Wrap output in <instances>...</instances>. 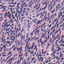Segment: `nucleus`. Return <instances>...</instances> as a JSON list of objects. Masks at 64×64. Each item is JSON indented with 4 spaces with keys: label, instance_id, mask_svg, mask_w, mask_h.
Segmentation results:
<instances>
[{
    "label": "nucleus",
    "instance_id": "1",
    "mask_svg": "<svg viewBox=\"0 0 64 64\" xmlns=\"http://www.w3.org/2000/svg\"><path fill=\"white\" fill-rule=\"evenodd\" d=\"M47 5H48V4H46V5L45 6L44 8H43V7H42L40 9V12L41 10H45L46 9V7H47Z\"/></svg>",
    "mask_w": 64,
    "mask_h": 64
},
{
    "label": "nucleus",
    "instance_id": "2",
    "mask_svg": "<svg viewBox=\"0 0 64 64\" xmlns=\"http://www.w3.org/2000/svg\"><path fill=\"white\" fill-rule=\"evenodd\" d=\"M32 21L33 22V23H36L37 22V18H36L34 20H32Z\"/></svg>",
    "mask_w": 64,
    "mask_h": 64
},
{
    "label": "nucleus",
    "instance_id": "3",
    "mask_svg": "<svg viewBox=\"0 0 64 64\" xmlns=\"http://www.w3.org/2000/svg\"><path fill=\"white\" fill-rule=\"evenodd\" d=\"M42 19H43V18H42L40 20H38L36 24H41V23H42Z\"/></svg>",
    "mask_w": 64,
    "mask_h": 64
},
{
    "label": "nucleus",
    "instance_id": "4",
    "mask_svg": "<svg viewBox=\"0 0 64 64\" xmlns=\"http://www.w3.org/2000/svg\"><path fill=\"white\" fill-rule=\"evenodd\" d=\"M8 14H9L7 16L8 17V18H10V19H11V14H10V12H8Z\"/></svg>",
    "mask_w": 64,
    "mask_h": 64
},
{
    "label": "nucleus",
    "instance_id": "5",
    "mask_svg": "<svg viewBox=\"0 0 64 64\" xmlns=\"http://www.w3.org/2000/svg\"><path fill=\"white\" fill-rule=\"evenodd\" d=\"M21 44V42H19V40H18L17 42L16 43V45L18 46H20Z\"/></svg>",
    "mask_w": 64,
    "mask_h": 64
},
{
    "label": "nucleus",
    "instance_id": "6",
    "mask_svg": "<svg viewBox=\"0 0 64 64\" xmlns=\"http://www.w3.org/2000/svg\"><path fill=\"white\" fill-rule=\"evenodd\" d=\"M6 22H7V19H6L4 21V23L2 24H8V23H9L10 22L8 21V22H7L6 23Z\"/></svg>",
    "mask_w": 64,
    "mask_h": 64
},
{
    "label": "nucleus",
    "instance_id": "7",
    "mask_svg": "<svg viewBox=\"0 0 64 64\" xmlns=\"http://www.w3.org/2000/svg\"><path fill=\"white\" fill-rule=\"evenodd\" d=\"M60 16H59V15H60V14H59L58 15V19H59V18H60V17H61V16H62V14L61 13V11H60Z\"/></svg>",
    "mask_w": 64,
    "mask_h": 64
},
{
    "label": "nucleus",
    "instance_id": "8",
    "mask_svg": "<svg viewBox=\"0 0 64 64\" xmlns=\"http://www.w3.org/2000/svg\"><path fill=\"white\" fill-rule=\"evenodd\" d=\"M29 42V41H27L26 42H25V43H27V44H26V46L25 47V49H26L27 48V47H28V43Z\"/></svg>",
    "mask_w": 64,
    "mask_h": 64
},
{
    "label": "nucleus",
    "instance_id": "9",
    "mask_svg": "<svg viewBox=\"0 0 64 64\" xmlns=\"http://www.w3.org/2000/svg\"><path fill=\"white\" fill-rule=\"evenodd\" d=\"M39 30H36L35 32V33H34V35H35V34H36V35L37 34H39ZM36 32H37V33H36Z\"/></svg>",
    "mask_w": 64,
    "mask_h": 64
},
{
    "label": "nucleus",
    "instance_id": "10",
    "mask_svg": "<svg viewBox=\"0 0 64 64\" xmlns=\"http://www.w3.org/2000/svg\"><path fill=\"white\" fill-rule=\"evenodd\" d=\"M52 33H53V32H50V34H49L48 36V39H49V36H51V35H52Z\"/></svg>",
    "mask_w": 64,
    "mask_h": 64
},
{
    "label": "nucleus",
    "instance_id": "11",
    "mask_svg": "<svg viewBox=\"0 0 64 64\" xmlns=\"http://www.w3.org/2000/svg\"><path fill=\"white\" fill-rule=\"evenodd\" d=\"M20 32H19L18 34H16V39H17L18 38V37H19L20 36Z\"/></svg>",
    "mask_w": 64,
    "mask_h": 64
},
{
    "label": "nucleus",
    "instance_id": "12",
    "mask_svg": "<svg viewBox=\"0 0 64 64\" xmlns=\"http://www.w3.org/2000/svg\"><path fill=\"white\" fill-rule=\"evenodd\" d=\"M52 3V1H50V4H49L48 6V9L50 8V6H51V4Z\"/></svg>",
    "mask_w": 64,
    "mask_h": 64
},
{
    "label": "nucleus",
    "instance_id": "13",
    "mask_svg": "<svg viewBox=\"0 0 64 64\" xmlns=\"http://www.w3.org/2000/svg\"><path fill=\"white\" fill-rule=\"evenodd\" d=\"M44 0H42L43 1H44ZM48 1V0H46V2H45L43 4H42V6H43V5H45V4H46V3H47V1Z\"/></svg>",
    "mask_w": 64,
    "mask_h": 64
},
{
    "label": "nucleus",
    "instance_id": "14",
    "mask_svg": "<svg viewBox=\"0 0 64 64\" xmlns=\"http://www.w3.org/2000/svg\"><path fill=\"white\" fill-rule=\"evenodd\" d=\"M56 24H57V23H58V18H56V19L55 21V22H56Z\"/></svg>",
    "mask_w": 64,
    "mask_h": 64
},
{
    "label": "nucleus",
    "instance_id": "15",
    "mask_svg": "<svg viewBox=\"0 0 64 64\" xmlns=\"http://www.w3.org/2000/svg\"><path fill=\"white\" fill-rule=\"evenodd\" d=\"M11 59H9L8 60V61H7L6 62V64H8V63H9V62H10V61H11Z\"/></svg>",
    "mask_w": 64,
    "mask_h": 64
},
{
    "label": "nucleus",
    "instance_id": "16",
    "mask_svg": "<svg viewBox=\"0 0 64 64\" xmlns=\"http://www.w3.org/2000/svg\"><path fill=\"white\" fill-rule=\"evenodd\" d=\"M48 45L47 46V48L46 49H48V48L49 47V46H50V44H49L48 43H47Z\"/></svg>",
    "mask_w": 64,
    "mask_h": 64
},
{
    "label": "nucleus",
    "instance_id": "17",
    "mask_svg": "<svg viewBox=\"0 0 64 64\" xmlns=\"http://www.w3.org/2000/svg\"><path fill=\"white\" fill-rule=\"evenodd\" d=\"M23 1V0H20V3H21L22 2V4H23V3H24V2H25V0H24Z\"/></svg>",
    "mask_w": 64,
    "mask_h": 64
},
{
    "label": "nucleus",
    "instance_id": "18",
    "mask_svg": "<svg viewBox=\"0 0 64 64\" xmlns=\"http://www.w3.org/2000/svg\"><path fill=\"white\" fill-rule=\"evenodd\" d=\"M60 30V29H59V30H58L57 31H56L55 32L54 34V35H55L56 34H57V33Z\"/></svg>",
    "mask_w": 64,
    "mask_h": 64
},
{
    "label": "nucleus",
    "instance_id": "19",
    "mask_svg": "<svg viewBox=\"0 0 64 64\" xmlns=\"http://www.w3.org/2000/svg\"><path fill=\"white\" fill-rule=\"evenodd\" d=\"M47 11H46L45 12V15L44 16V19H45V18H46V15H47V14H46V13H47Z\"/></svg>",
    "mask_w": 64,
    "mask_h": 64
},
{
    "label": "nucleus",
    "instance_id": "20",
    "mask_svg": "<svg viewBox=\"0 0 64 64\" xmlns=\"http://www.w3.org/2000/svg\"><path fill=\"white\" fill-rule=\"evenodd\" d=\"M44 16V14H42L41 15V16H40V18L41 19L42 18H43V17Z\"/></svg>",
    "mask_w": 64,
    "mask_h": 64
},
{
    "label": "nucleus",
    "instance_id": "21",
    "mask_svg": "<svg viewBox=\"0 0 64 64\" xmlns=\"http://www.w3.org/2000/svg\"><path fill=\"white\" fill-rule=\"evenodd\" d=\"M21 49H22V46H20V47L19 48V50H20V51L21 50Z\"/></svg>",
    "mask_w": 64,
    "mask_h": 64
},
{
    "label": "nucleus",
    "instance_id": "22",
    "mask_svg": "<svg viewBox=\"0 0 64 64\" xmlns=\"http://www.w3.org/2000/svg\"><path fill=\"white\" fill-rule=\"evenodd\" d=\"M7 8V7L6 6H2L0 8V9H2V8Z\"/></svg>",
    "mask_w": 64,
    "mask_h": 64
},
{
    "label": "nucleus",
    "instance_id": "23",
    "mask_svg": "<svg viewBox=\"0 0 64 64\" xmlns=\"http://www.w3.org/2000/svg\"><path fill=\"white\" fill-rule=\"evenodd\" d=\"M55 50L54 49V47H52V48H51V50L52 51H54Z\"/></svg>",
    "mask_w": 64,
    "mask_h": 64
},
{
    "label": "nucleus",
    "instance_id": "24",
    "mask_svg": "<svg viewBox=\"0 0 64 64\" xmlns=\"http://www.w3.org/2000/svg\"><path fill=\"white\" fill-rule=\"evenodd\" d=\"M22 54H23V53H22L21 54H20L18 55L19 57H22Z\"/></svg>",
    "mask_w": 64,
    "mask_h": 64
},
{
    "label": "nucleus",
    "instance_id": "25",
    "mask_svg": "<svg viewBox=\"0 0 64 64\" xmlns=\"http://www.w3.org/2000/svg\"><path fill=\"white\" fill-rule=\"evenodd\" d=\"M46 34H44L42 35V38L44 37V38H45V36H46Z\"/></svg>",
    "mask_w": 64,
    "mask_h": 64
},
{
    "label": "nucleus",
    "instance_id": "26",
    "mask_svg": "<svg viewBox=\"0 0 64 64\" xmlns=\"http://www.w3.org/2000/svg\"><path fill=\"white\" fill-rule=\"evenodd\" d=\"M6 40V39H5L4 40L3 39L2 41V42H4L3 43V44H4L5 43V41Z\"/></svg>",
    "mask_w": 64,
    "mask_h": 64
},
{
    "label": "nucleus",
    "instance_id": "27",
    "mask_svg": "<svg viewBox=\"0 0 64 64\" xmlns=\"http://www.w3.org/2000/svg\"><path fill=\"white\" fill-rule=\"evenodd\" d=\"M23 36H22V37L21 38V40H20V41L21 42H22V39H23Z\"/></svg>",
    "mask_w": 64,
    "mask_h": 64
},
{
    "label": "nucleus",
    "instance_id": "28",
    "mask_svg": "<svg viewBox=\"0 0 64 64\" xmlns=\"http://www.w3.org/2000/svg\"><path fill=\"white\" fill-rule=\"evenodd\" d=\"M41 27V26H40L39 27H38V28H36V30H37V29H39Z\"/></svg>",
    "mask_w": 64,
    "mask_h": 64
},
{
    "label": "nucleus",
    "instance_id": "29",
    "mask_svg": "<svg viewBox=\"0 0 64 64\" xmlns=\"http://www.w3.org/2000/svg\"><path fill=\"white\" fill-rule=\"evenodd\" d=\"M47 19H48V17L46 16V18H45L44 19L45 22L46 21V20H47Z\"/></svg>",
    "mask_w": 64,
    "mask_h": 64
},
{
    "label": "nucleus",
    "instance_id": "30",
    "mask_svg": "<svg viewBox=\"0 0 64 64\" xmlns=\"http://www.w3.org/2000/svg\"><path fill=\"white\" fill-rule=\"evenodd\" d=\"M44 42H43V41H42V42L41 43V45H44Z\"/></svg>",
    "mask_w": 64,
    "mask_h": 64
},
{
    "label": "nucleus",
    "instance_id": "31",
    "mask_svg": "<svg viewBox=\"0 0 64 64\" xmlns=\"http://www.w3.org/2000/svg\"><path fill=\"white\" fill-rule=\"evenodd\" d=\"M12 54V52H11V51H10L9 53L8 54V55H10H10H11V54Z\"/></svg>",
    "mask_w": 64,
    "mask_h": 64
},
{
    "label": "nucleus",
    "instance_id": "32",
    "mask_svg": "<svg viewBox=\"0 0 64 64\" xmlns=\"http://www.w3.org/2000/svg\"><path fill=\"white\" fill-rule=\"evenodd\" d=\"M28 32L27 33V34H26V38H28Z\"/></svg>",
    "mask_w": 64,
    "mask_h": 64
},
{
    "label": "nucleus",
    "instance_id": "33",
    "mask_svg": "<svg viewBox=\"0 0 64 64\" xmlns=\"http://www.w3.org/2000/svg\"><path fill=\"white\" fill-rule=\"evenodd\" d=\"M22 49H21V50H20V52H19L18 53V54H21V52H22Z\"/></svg>",
    "mask_w": 64,
    "mask_h": 64
},
{
    "label": "nucleus",
    "instance_id": "34",
    "mask_svg": "<svg viewBox=\"0 0 64 64\" xmlns=\"http://www.w3.org/2000/svg\"><path fill=\"white\" fill-rule=\"evenodd\" d=\"M47 38H46V40H45L44 41V43H45V42H46V43H47Z\"/></svg>",
    "mask_w": 64,
    "mask_h": 64
},
{
    "label": "nucleus",
    "instance_id": "35",
    "mask_svg": "<svg viewBox=\"0 0 64 64\" xmlns=\"http://www.w3.org/2000/svg\"><path fill=\"white\" fill-rule=\"evenodd\" d=\"M15 16L16 17H17V12H16V14H15Z\"/></svg>",
    "mask_w": 64,
    "mask_h": 64
},
{
    "label": "nucleus",
    "instance_id": "36",
    "mask_svg": "<svg viewBox=\"0 0 64 64\" xmlns=\"http://www.w3.org/2000/svg\"><path fill=\"white\" fill-rule=\"evenodd\" d=\"M24 31V28H22V30L21 31V33H22V32H23V31Z\"/></svg>",
    "mask_w": 64,
    "mask_h": 64
},
{
    "label": "nucleus",
    "instance_id": "37",
    "mask_svg": "<svg viewBox=\"0 0 64 64\" xmlns=\"http://www.w3.org/2000/svg\"><path fill=\"white\" fill-rule=\"evenodd\" d=\"M12 48H10L8 49V50L9 51H11V50H12Z\"/></svg>",
    "mask_w": 64,
    "mask_h": 64
},
{
    "label": "nucleus",
    "instance_id": "38",
    "mask_svg": "<svg viewBox=\"0 0 64 64\" xmlns=\"http://www.w3.org/2000/svg\"><path fill=\"white\" fill-rule=\"evenodd\" d=\"M61 54V53L60 54V55L61 56H60V58H61V57H63V56L62 55H63V54Z\"/></svg>",
    "mask_w": 64,
    "mask_h": 64
},
{
    "label": "nucleus",
    "instance_id": "39",
    "mask_svg": "<svg viewBox=\"0 0 64 64\" xmlns=\"http://www.w3.org/2000/svg\"><path fill=\"white\" fill-rule=\"evenodd\" d=\"M54 16V14H52L50 16V18H52V17H53V16Z\"/></svg>",
    "mask_w": 64,
    "mask_h": 64
},
{
    "label": "nucleus",
    "instance_id": "40",
    "mask_svg": "<svg viewBox=\"0 0 64 64\" xmlns=\"http://www.w3.org/2000/svg\"><path fill=\"white\" fill-rule=\"evenodd\" d=\"M22 9H23V7H22V8H20V10L22 11Z\"/></svg>",
    "mask_w": 64,
    "mask_h": 64
},
{
    "label": "nucleus",
    "instance_id": "41",
    "mask_svg": "<svg viewBox=\"0 0 64 64\" xmlns=\"http://www.w3.org/2000/svg\"><path fill=\"white\" fill-rule=\"evenodd\" d=\"M7 43H8V44H10V43H11V42L10 41H8L7 42Z\"/></svg>",
    "mask_w": 64,
    "mask_h": 64
},
{
    "label": "nucleus",
    "instance_id": "42",
    "mask_svg": "<svg viewBox=\"0 0 64 64\" xmlns=\"http://www.w3.org/2000/svg\"><path fill=\"white\" fill-rule=\"evenodd\" d=\"M33 4V3H32L31 4L30 6V7H31L32 6Z\"/></svg>",
    "mask_w": 64,
    "mask_h": 64
},
{
    "label": "nucleus",
    "instance_id": "43",
    "mask_svg": "<svg viewBox=\"0 0 64 64\" xmlns=\"http://www.w3.org/2000/svg\"><path fill=\"white\" fill-rule=\"evenodd\" d=\"M34 44H35V42H34L32 44V46L33 47H34V46H35V45Z\"/></svg>",
    "mask_w": 64,
    "mask_h": 64
},
{
    "label": "nucleus",
    "instance_id": "44",
    "mask_svg": "<svg viewBox=\"0 0 64 64\" xmlns=\"http://www.w3.org/2000/svg\"><path fill=\"white\" fill-rule=\"evenodd\" d=\"M17 10L16 12H19V10H18V9L17 8H16L15 9H16Z\"/></svg>",
    "mask_w": 64,
    "mask_h": 64
},
{
    "label": "nucleus",
    "instance_id": "45",
    "mask_svg": "<svg viewBox=\"0 0 64 64\" xmlns=\"http://www.w3.org/2000/svg\"><path fill=\"white\" fill-rule=\"evenodd\" d=\"M32 0L30 2H29V5H30V4L32 3Z\"/></svg>",
    "mask_w": 64,
    "mask_h": 64
},
{
    "label": "nucleus",
    "instance_id": "46",
    "mask_svg": "<svg viewBox=\"0 0 64 64\" xmlns=\"http://www.w3.org/2000/svg\"><path fill=\"white\" fill-rule=\"evenodd\" d=\"M45 24H42V26L41 27V28H43V26H44V25H45Z\"/></svg>",
    "mask_w": 64,
    "mask_h": 64
},
{
    "label": "nucleus",
    "instance_id": "47",
    "mask_svg": "<svg viewBox=\"0 0 64 64\" xmlns=\"http://www.w3.org/2000/svg\"><path fill=\"white\" fill-rule=\"evenodd\" d=\"M21 4V3H18L17 4V5H20Z\"/></svg>",
    "mask_w": 64,
    "mask_h": 64
},
{
    "label": "nucleus",
    "instance_id": "48",
    "mask_svg": "<svg viewBox=\"0 0 64 64\" xmlns=\"http://www.w3.org/2000/svg\"><path fill=\"white\" fill-rule=\"evenodd\" d=\"M12 20H12V19H11L10 20V22H11L12 23H13V22H12Z\"/></svg>",
    "mask_w": 64,
    "mask_h": 64
},
{
    "label": "nucleus",
    "instance_id": "49",
    "mask_svg": "<svg viewBox=\"0 0 64 64\" xmlns=\"http://www.w3.org/2000/svg\"><path fill=\"white\" fill-rule=\"evenodd\" d=\"M6 27H8L9 26H10V24H9L8 25V24H6Z\"/></svg>",
    "mask_w": 64,
    "mask_h": 64
},
{
    "label": "nucleus",
    "instance_id": "50",
    "mask_svg": "<svg viewBox=\"0 0 64 64\" xmlns=\"http://www.w3.org/2000/svg\"><path fill=\"white\" fill-rule=\"evenodd\" d=\"M39 16V14H38L36 15V17H38Z\"/></svg>",
    "mask_w": 64,
    "mask_h": 64
},
{
    "label": "nucleus",
    "instance_id": "51",
    "mask_svg": "<svg viewBox=\"0 0 64 64\" xmlns=\"http://www.w3.org/2000/svg\"><path fill=\"white\" fill-rule=\"evenodd\" d=\"M44 32H45V33H46V29H45L44 30Z\"/></svg>",
    "mask_w": 64,
    "mask_h": 64
},
{
    "label": "nucleus",
    "instance_id": "52",
    "mask_svg": "<svg viewBox=\"0 0 64 64\" xmlns=\"http://www.w3.org/2000/svg\"><path fill=\"white\" fill-rule=\"evenodd\" d=\"M16 50V47H14V48L13 49V51H14Z\"/></svg>",
    "mask_w": 64,
    "mask_h": 64
},
{
    "label": "nucleus",
    "instance_id": "53",
    "mask_svg": "<svg viewBox=\"0 0 64 64\" xmlns=\"http://www.w3.org/2000/svg\"><path fill=\"white\" fill-rule=\"evenodd\" d=\"M54 11L55 10H52V11H51V13H54Z\"/></svg>",
    "mask_w": 64,
    "mask_h": 64
},
{
    "label": "nucleus",
    "instance_id": "54",
    "mask_svg": "<svg viewBox=\"0 0 64 64\" xmlns=\"http://www.w3.org/2000/svg\"><path fill=\"white\" fill-rule=\"evenodd\" d=\"M24 18H25V16H24L23 17H22V20H23V19H24Z\"/></svg>",
    "mask_w": 64,
    "mask_h": 64
},
{
    "label": "nucleus",
    "instance_id": "55",
    "mask_svg": "<svg viewBox=\"0 0 64 64\" xmlns=\"http://www.w3.org/2000/svg\"><path fill=\"white\" fill-rule=\"evenodd\" d=\"M28 53L27 52H26V56H28V54H27Z\"/></svg>",
    "mask_w": 64,
    "mask_h": 64
},
{
    "label": "nucleus",
    "instance_id": "56",
    "mask_svg": "<svg viewBox=\"0 0 64 64\" xmlns=\"http://www.w3.org/2000/svg\"><path fill=\"white\" fill-rule=\"evenodd\" d=\"M37 7V6H36V5L34 7V9H35V8H36V7Z\"/></svg>",
    "mask_w": 64,
    "mask_h": 64
},
{
    "label": "nucleus",
    "instance_id": "57",
    "mask_svg": "<svg viewBox=\"0 0 64 64\" xmlns=\"http://www.w3.org/2000/svg\"><path fill=\"white\" fill-rule=\"evenodd\" d=\"M21 62V60H20L19 61H18L17 62V64H18V63H19V62Z\"/></svg>",
    "mask_w": 64,
    "mask_h": 64
},
{
    "label": "nucleus",
    "instance_id": "58",
    "mask_svg": "<svg viewBox=\"0 0 64 64\" xmlns=\"http://www.w3.org/2000/svg\"><path fill=\"white\" fill-rule=\"evenodd\" d=\"M51 27V24H50H50H49L48 25V27L49 28H50Z\"/></svg>",
    "mask_w": 64,
    "mask_h": 64
},
{
    "label": "nucleus",
    "instance_id": "59",
    "mask_svg": "<svg viewBox=\"0 0 64 64\" xmlns=\"http://www.w3.org/2000/svg\"><path fill=\"white\" fill-rule=\"evenodd\" d=\"M42 38H43V37L42 36L40 40V41L41 42L42 39Z\"/></svg>",
    "mask_w": 64,
    "mask_h": 64
},
{
    "label": "nucleus",
    "instance_id": "60",
    "mask_svg": "<svg viewBox=\"0 0 64 64\" xmlns=\"http://www.w3.org/2000/svg\"><path fill=\"white\" fill-rule=\"evenodd\" d=\"M33 33H32V32H30V35H31V36H33Z\"/></svg>",
    "mask_w": 64,
    "mask_h": 64
},
{
    "label": "nucleus",
    "instance_id": "61",
    "mask_svg": "<svg viewBox=\"0 0 64 64\" xmlns=\"http://www.w3.org/2000/svg\"><path fill=\"white\" fill-rule=\"evenodd\" d=\"M28 12H26V16H28Z\"/></svg>",
    "mask_w": 64,
    "mask_h": 64
},
{
    "label": "nucleus",
    "instance_id": "62",
    "mask_svg": "<svg viewBox=\"0 0 64 64\" xmlns=\"http://www.w3.org/2000/svg\"><path fill=\"white\" fill-rule=\"evenodd\" d=\"M16 4H17V3H16V2H15V3H14V4H12L13 5V4H14V5H16Z\"/></svg>",
    "mask_w": 64,
    "mask_h": 64
},
{
    "label": "nucleus",
    "instance_id": "63",
    "mask_svg": "<svg viewBox=\"0 0 64 64\" xmlns=\"http://www.w3.org/2000/svg\"><path fill=\"white\" fill-rule=\"evenodd\" d=\"M52 53H53V54H55V53H56V52H55V51L53 52Z\"/></svg>",
    "mask_w": 64,
    "mask_h": 64
},
{
    "label": "nucleus",
    "instance_id": "64",
    "mask_svg": "<svg viewBox=\"0 0 64 64\" xmlns=\"http://www.w3.org/2000/svg\"><path fill=\"white\" fill-rule=\"evenodd\" d=\"M12 61H10L9 62V64H11V63H12Z\"/></svg>",
    "mask_w": 64,
    "mask_h": 64
}]
</instances>
